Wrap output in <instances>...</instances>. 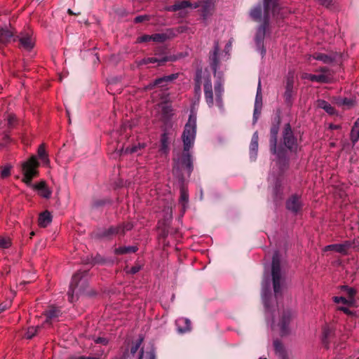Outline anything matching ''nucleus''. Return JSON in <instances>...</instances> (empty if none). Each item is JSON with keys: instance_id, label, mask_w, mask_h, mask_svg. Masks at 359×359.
<instances>
[{"instance_id": "nucleus-1", "label": "nucleus", "mask_w": 359, "mask_h": 359, "mask_svg": "<svg viewBox=\"0 0 359 359\" xmlns=\"http://www.w3.org/2000/svg\"><path fill=\"white\" fill-rule=\"evenodd\" d=\"M271 15L276 18H283L284 12L277 3V0H264V11H262L260 4L255 6L250 12L251 18L256 21L262 22L257 28L255 34V43L257 50L260 52L263 57L266 53V49L264 47V39L266 34V30L269 25Z\"/></svg>"}, {"instance_id": "nucleus-2", "label": "nucleus", "mask_w": 359, "mask_h": 359, "mask_svg": "<svg viewBox=\"0 0 359 359\" xmlns=\"http://www.w3.org/2000/svg\"><path fill=\"white\" fill-rule=\"evenodd\" d=\"M196 134V117L191 114L184 126L182 139L183 142V152L177 154L173 158V172L180 175L182 171H186L189 175L193 170V161L190 149L193 147Z\"/></svg>"}, {"instance_id": "nucleus-3", "label": "nucleus", "mask_w": 359, "mask_h": 359, "mask_svg": "<svg viewBox=\"0 0 359 359\" xmlns=\"http://www.w3.org/2000/svg\"><path fill=\"white\" fill-rule=\"evenodd\" d=\"M196 84L194 87L195 96L198 101L201 97V83L203 82V90L205 100L209 107H217L219 109L223 110L222 95L224 93V87L222 82L219 80L215 84L214 92L210 76H202V71H198L195 79Z\"/></svg>"}, {"instance_id": "nucleus-4", "label": "nucleus", "mask_w": 359, "mask_h": 359, "mask_svg": "<svg viewBox=\"0 0 359 359\" xmlns=\"http://www.w3.org/2000/svg\"><path fill=\"white\" fill-rule=\"evenodd\" d=\"M88 284L87 272H78L75 273L70 283L68 291L69 301L74 302V295L83 292Z\"/></svg>"}, {"instance_id": "nucleus-5", "label": "nucleus", "mask_w": 359, "mask_h": 359, "mask_svg": "<svg viewBox=\"0 0 359 359\" xmlns=\"http://www.w3.org/2000/svg\"><path fill=\"white\" fill-rule=\"evenodd\" d=\"M39 166V163L36 156H32L21 163V170L23 175L22 182L27 186H31L33 178L38 175Z\"/></svg>"}, {"instance_id": "nucleus-6", "label": "nucleus", "mask_w": 359, "mask_h": 359, "mask_svg": "<svg viewBox=\"0 0 359 359\" xmlns=\"http://www.w3.org/2000/svg\"><path fill=\"white\" fill-rule=\"evenodd\" d=\"M292 318L290 311H284L281 313L277 324L272 320L271 327L273 330H277L280 335L285 336L290 333V323Z\"/></svg>"}, {"instance_id": "nucleus-7", "label": "nucleus", "mask_w": 359, "mask_h": 359, "mask_svg": "<svg viewBox=\"0 0 359 359\" xmlns=\"http://www.w3.org/2000/svg\"><path fill=\"white\" fill-rule=\"evenodd\" d=\"M272 278L273 284V291L276 296H278L281 291L280 280V265L279 255L275 252L272 259Z\"/></svg>"}, {"instance_id": "nucleus-8", "label": "nucleus", "mask_w": 359, "mask_h": 359, "mask_svg": "<svg viewBox=\"0 0 359 359\" xmlns=\"http://www.w3.org/2000/svg\"><path fill=\"white\" fill-rule=\"evenodd\" d=\"M284 145L291 151L297 152L298 144L297 138L294 136L292 128L289 123L285 125L283 132Z\"/></svg>"}, {"instance_id": "nucleus-9", "label": "nucleus", "mask_w": 359, "mask_h": 359, "mask_svg": "<svg viewBox=\"0 0 359 359\" xmlns=\"http://www.w3.org/2000/svg\"><path fill=\"white\" fill-rule=\"evenodd\" d=\"M18 37L19 38L20 46L25 50L29 51L34 48L35 40L32 32H21Z\"/></svg>"}, {"instance_id": "nucleus-10", "label": "nucleus", "mask_w": 359, "mask_h": 359, "mask_svg": "<svg viewBox=\"0 0 359 359\" xmlns=\"http://www.w3.org/2000/svg\"><path fill=\"white\" fill-rule=\"evenodd\" d=\"M178 74H172L168 76H164L163 77L156 79L154 82L150 83L145 86V90H151L155 86L165 87L168 83L172 82L178 77Z\"/></svg>"}, {"instance_id": "nucleus-11", "label": "nucleus", "mask_w": 359, "mask_h": 359, "mask_svg": "<svg viewBox=\"0 0 359 359\" xmlns=\"http://www.w3.org/2000/svg\"><path fill=\"white\" fill-rule=\"evenodd\" d=\"M175 57H168V56H159V57H145L140 60H137L135 63L138 67L147 65L149 63H158V65H161L165 62L168 61H175Z\"/></svg>"}, {"instance_id": "nucleus-12", "label": "nucleus", "mask_w": 359, "mask_h": 359, "mask_svg": "<svg viewBox=\"0 0 359 359\" xmlns=\"http://www.w3.org/2000/svg\"><path fill=\"white\" fill-rule=\"evenodd\" d=\"M201 7V15L203 20H206L212 13L214 9L213 0H200L198 4H195L194 8Z\"/></svg>"}, {"instance_id": "nucleus-13", "label": "nucleus", "mask_w": 359, "mask_h": 359, "mask_svg": "<svg viewBox=\"0 0 359 359\" xmlns=\"http://www.w3.org/2000/svg\"><path fill=\"white\" fill-rule=\"evenodd\" d=\"M30 187L38 191L39 194L43 198H49L51 196L52 191L46 186L44 181L35 184H32Z\"/></svg>"}, {"instance_id": "nucleus-14", "label": "nucleus", "mask_w": 359, "mask_h": 359, "mask_svg": "<svg viewBox=\"0 0 359 359\" xmlns=\"http://www.w3.org/2000/svg\"><path fill=\"white\" fill-rule=\"evenodd\" d=\"M262 297L264 304L266 309L268 311L269 304H268V294L270 292V280L269 276L264 277L262 283Z\"/></svg>"}, {"instance_id": "nucleus-15", "label": "nucleus", "mask_w": 359, "mask_h": 359, "mask_svg": "<svg viewBox=\"0 0 359 359\" xmlns=\"http://www.w3.org/2000/svg\"><path fill=\"white\" fill-rule=\"evenodd\" d=\"M351 246V243L348 241H346L343 243H339V244H332L326 245L323 251L327 252L330 250H333L339 253L345 254L347 251V250Z\"/></svg>"}, {"instance_id": "nucleus-16", "label": "nucleus", "mask_w": 359, "mask_h": 359, "mask_svg": "<svg viewBox=\"0 0 359 359\" xmlns=\"http://www.w3.org/2000/svg\"><path fill=\"white\" fill-rule=\"evenodd\" d=\"M175 324L178 332L183 334L191 330V322L188 318H179L176 320Z\"/></svg>"}, {"instance_id": "nucleus-17", "label": "nucleus", "mask_w": 359, "mask_h": 359, "mask_svg": "<svg viewBox=\"0 0 359 359\" xmlns=\"http://www.w3.org/2000/svg\"><path fill=\"white\" fill-rule=\"evenodd\" d=\"M286 206L289 210L297 213L302 208V203L299 198L294 195L287 200Z\"/></svg>"}, {"instance_id": "nucleus-18", "label": "nucleus", "mask_w": 359, "mask_h": 359, "mask_svg": "<svg viewBox=\"0 0 359 359\" xmlns=\"http://www.w3.org/2000/svg\"><path fill=\"white\" fill-rule=\"evenodd\" d=\"M302 79H308L311 81L322 83H328L330 81L329 76L324 74L316 75V74L304 73L302 75Z\"/></svg>"}, {"instance_id": "nucleus-19", "label": "nucleus", "mask_w": 359, "mask_h": 359, "mask_svg": "<svg viewBox=\"0 0 359 359\" xmlns=\"http://www.w3.org/2000/svg\"><path fill=\"white\" fill-rule=\"evenodd\" d=\"M60 313V310L59 309L55 307H50L45 313L46 319L43 325H50L55 319L59 317Z\"/></svg>"}, {"instance_id": "nucleus-20", "label": "nucleus", "mask_w": 359, "mask_h": 359, "mask_svg": "<svg viewBox=\"0 0 359 359\" xmlns=\"http://www.w3.org/2000/svg\"><path fill=\"white\" fill-rule=\"evenodd\" d=\"M13 37V29L7 27L0 28V43H6Z\"/></svg>"}, {"instance_id": "nucleus-21", "label": "nucleus", "mask_w": 359, "mask_h": 359, "mask_svg": "<svg viewBox=\"0 0 359 359\" xmlns=\"http://www.w3.org/2000/svg\"><path fill=\"white\" fill-rule=\"evenodd\" d=\"M257 150H258V133L256 131L254 133L251 142L250 144V158L255 161L257 155Z\"/></svg>"}, {"instance_id": "nucleus-22", "label": "nucleus", "mask_w": 359, "mask_h": 359, "mask_svg": "<svg viewBox=\"0 0 359 359\" xmlns=\"http://www.w3.org/2000/svg\"><path fill=\"white\" fill-rule=\"evenodd\" d=\"M219 51V46L218 42H215L214 45V50L210 56V59L211 60V67L214 72L215 73L218 66H219V60H218V53Z\"/></svg>"}, {"instance_id": "nucleus-23", "label": "nucleus", "mask_w": 359, "mask_h": 359, "mask_svg": "<svg viewBox=\"0 0 359 359\" xmlns=\"http://www.w3.org/2000/svg\"><path fill=\"white\" fill-rule=\"evenodd\" d=\"M192 7V4L188 1H177L174 5L168 7V11H183L187 8Z\"/></svg>"}, {"instance_id": "nucleus-24", "label": "nucleus", "mask_w": 359, "mask_h": 359, "mask_svg": "<svg viewBox=\"0 0 359 359\" xmlns=\"http://www.w3.org/2000/svg\"><path fill=\"white\" fill-rule=\"evenodd\" d=\"M311 58L323 62L325 64L332 63L334 60V57L324 53H315L313 55H310L309 60Z\"/></svg>"}, {"instance_id": "nucleus-25", "label": "nucleus", "mask_w": 359, "mask_h": 359, "mask_svg": "<svg viewBox=\"0 0 359 359\" xmlns=\"http://www.w3.org/2000/svg\"><path fill=\"white\" fill-rule=\"evenodd\" d=\"M52 221V216L48 211L42 212L39 217V225L41 227H46Z\"/></svg>"}, {"instance_id": "nucleus-26", "label": "nucleus", "mask_w": 359, "mask_h": 359, "mask_svg": "<svg viewBox=\"0 0 359 359\" xmlns=\"http://www.w3.org/2000/svg\"><path fill=\"white\" fill-rule=\"evenodd\" d=\"M318 107L324 109L327 114L332 115L335 113V110L332 105L325 100H318L317 101Z\"/></svg>"}, {"instance_id": "nucleus-27", "label": "nucleus", "mask_w": 359, "mask_h": 359, "mask_svg": "<svg viewBox=\"0 0 359 359\" xmlns=\"http://www.w3.org/2000/svg\"><path fill=\"white\" fill-rule=\"evenodd\" d=\"M160 151L163 154H168L169 151V137L166 133L161 135Z\"/></svg>"}, {"instance_id": "nucleus-28", "label": "nucleus", "mask_w": 359, "mask_h": 359, "mask_svg": "<svg viewBox=\"0 0 359 359\" xmlns=\"http://www.w3.org/2000/svg\"><path fill=\"white\" fill-rule=\"evenodd\" d=\"M37 153L39 158L42 161L43 163L46 165H48L50 163V160L46 152L43 144L39 146Z\"/></svg>"}, {"instance_id": "nucleus-29", "label": "nucleus", "mask_w": 359, "mask_h": 359, "mask_svg": "<svg viewBox=\"0 0 359 359\" xmlns=\"http://www.w3.org/2000/svg\"><path fill=\"white\" fill-rule=\"evenodd\" d=\"M189 202V194L187 191V189L183 187L180 189V203L182 205L183 211H185V209L187 208V205Z\"/></svg>"}, {"instance_id": "nucleus-30", "label": "nucleus", "mask_w": 359, "mask_h": 359, "mask_svg": "<svg viewBox=\"0 0 359 359\" xmlns=\"http://www.w3.org/2000/svg\"><path fill=\"white\" fill-rule=\"evenodd\" d=\"M137 250V248L136 246L119 247L115 249V253L117 255H123L135 252Z\"/></svg>"}, {"instance_id": "nucleus-31", "label": "nucleus", "mask_w": 359, "mask_h": 359, "mask_svg": "<svg viewBox=\"0 0 359 359\" xmlns=\"http://www.w3.org/2000/svg\"><path fill=\"white\" fill-rule=\"evenodd\" d=\"M121 227L120 226H111L109 227L108 229L104 231L102 233V236L103 237H110L111 236L116 235V234H121Z\"/></svg>"}, {"instance_id": "nucleus-32", "label": "nucleus", "mask_w": 359, "mask_h": 359, "mask_svg": "<svg viewBox=\"0 0 359 359\" xmlns=\"http://www.w3.org/2000/svg\"><path fill=\"white\" fill-rule=\"evenodd\" d=\"M351 140L355 144L359 140V123L355 122L351 132Z\"/></svg>"}, {"instance_id": "nucleus-33", "label": "nucleus", "mask_w": 359, "mask_h": 359, "mask_svg": "<svg viewBox=\"0 0 359 359\" xmlns=\"http://www.w3.org/2000/svg\"><path fill=\"white\" fill-rule=\"evenodd\" d=\"M255 105L262 107V87H261L260 79H259V82H258Z\"/></svg>"}, {"instance_id": "nucleus-34", "label": "nucleus", "mask_w": 359, "mask_h": 359, "mask_svg": "<svg viewBox=\"0 0 359 359\" xmlns=\"http://www.w3.org/2000/svg\"><path fill=\"white\" fill-rule=\"evenodd\" d=\"M145 146L146 144L144 143H138L137 144H135L130 148L127 147L125 150V153H139V151L144 149Z\"/></svg>"}, {"instance_id": "nucleus-35", "label": "nucleus", "mask_w": 359, "mask_h": 359, "mask_svg": "<svg viewBox=\"0 0 359 359\" xmlns=\"http://www.w3.org/2000/svg\"><path fill=\"white\" fill-rule=\"evenodd\" d=\"M169 39V36L165 33H158L152 34V41L155 42H164Z\"/></svg>"}, {"instance_id": "nucleus-36", "label": "nucleus", "mask_w": 359, "mask_h": 359, "mask_svg": "<svg viewBox=\"0 0 359 359\" xmlns=\"http://www.w3.org/2000/svg\"><path fill=\"white\" fill-rule=\"evenodd\" d=\"M333 301L337 304L342 303L344 304H347V305L351 306V305L353 304L355 299H347L343 297H334L333 298Z\"/></svg>"}, {"instance_id": "nucleus-37", "label": "nucleus", "mask_w": 359, "mask_h": 359, "mask_svg": "<svg viewBox=\"0 0 359 359\" xmlns=\"http://www.w3.org/2000/svg\"><path fill=\"white\" fill-rule=\"evenodd\" d=\"M40 328H41V326H39V325H37L36 327H29L25 333V337L27 339H32L34 336H35V334H36V332H38V330Z\"/></svg>"}, {"instance_id": "nucleus-38", "label": "nucleus", "mask_w": 359, "mask_h": 359, "mask_svg": "<svg viewBox=\"0 0 359 359\" xmlns=\"http://www.w3.org/2000/svg\"><path fill=\"white\" fill-rule=\"evenodd\" d=\"M341 289L344 292H346V293L347 294V295L349 297L348 299H354V297L356 294V290L354 288L344 285L341 287Z\"/></svg>"}, {"instance_id": "nucleus-39", "label": "nucleus", "mask_w": 359, "mask_h": 359, "mask_svg": "<svg viewBox=\"0 0 359 359\" xmlns=\"http://www.w3.org/2000/svg\"><path fill=\"white\" fill-rule=\"evenodd\" d=\"M11 240L8 237H0V248L6 249L11 247Z\"/></svg>"}, {"instance_id": "nucleus-40", "label": "nucleus", "mask_w": 359, "mask_h": 359, "mask_svg": "<svg viewBox=\"0 0 359 359\" xmlns=\"http://www.w3.org/2000/svg\"><path fill=\"white\" fill-rule=\"evenodd\" d=\"M270 149L271 151L275 154L277 150V136L270 137Z\"/></svg>"}, {"instance_id": "nucleus-41", "label": "nucleus", "mask_w": 359, "mask_h": 359, "mask_svg": "<svg viewBox=\"0 0 359 359\" xmlns=\"http://www.w3.org/2000/svg\"><path fill=\"white\" fill-rule=\"evenodd\" d=\"M261 109H262V107L255 105L254 113H253V124L257 123L258 118L261 114Z\"/></svg>"}, {"instance_id": "nucleus-42", "label": "nucleus", "mask_w": 359, "mask_h": 359, "mask_svg": "<svg viewBox=\"0 0 359 359\" xmlns=\"http://www.w3.org/2000/svg\"><path fill=\"white\" fill-rule=\"evenodd\" d=\"M152 41V35H147L144 34L143 36H141L137 39V43H144Z\"/></svg>"}, {"instance_id": "nucleus-43", "label": "nucleus", "mask_w": 359, "mask_h": 359, "mask_svg": "<svg viewBox=\"0 0 359 359\" xmlns=\"http://www.w3.org/2000/svg\"><path fill=\"white\" fill-rule=\"evenodd\" d=\"M330 333H331V330H330V329L329 327H325L323 328V340L324 343H327L326 340L328 338V337L330 334Z\"/></svg>"}, {"instance_id": "nucleus-44", "label": "nucleus", "mask_w": 359, "mask_h": 359, "mask_svg": "<svg viewBox=\"0 0 359 359\" xmlns=\"http://www.w3.org/2000/svg\"><path fill=\"white\" fill-rule=\"evenodd\" d=\"M119 226L121 227L120 233L123 234L125 233V231H129L133 228V224L131 223L128 222L123 226Z\"/></svg>"}, {"instance_id": "nucleus-45", "label": "nucleus", "mask_w": 359, "mask_h": 359, "mask_svg": "<svg viewBox=\"0 0 359 359\" xmlns=\"http://www.w3.org/2000/svg\"><path fill=\"white\" fill-rule=\"evenodd\" d=\"M279 130V126L278 124L273 125L271 128L270 135L271 136H277Z\"/></svg>"}, {"instance_id": "nucleus-46", "label": "nucleus", "mask_w": 359, "mask_h": 359, "mask_svg": "<svg viewBox=\"0 0 359 359\" xmlns=\"http://www.w3.org/2000/svg\"><path fill=\"white\" fill-rule=\"evenodd\" d=\"M10 173H11V168L5 167L1 170V177L6 178L10 175Z\"/></svg>"}, {"instance_id": "nucleus-47", "label": "nucleus", "mask_w": 359, "mask_h": 359, "mask_svg": "<svg viewBox=\"0 0 359 359\" xmlns=\"http://www.w3.org/2000/svg\"><path fill=\"white\" fill-rule=\"evenodd\" d=\"M273 346H274L275 351L276 352H280L282 351V348H283L282 344H281L280 341H279L278 340L274 341Z\"/></svg>"}, {"instance_id": "nucleus-48", "label": "nucleus", "mask_w": 359, "mask_h": 359, "mask_svg": "<svg viewBox=\"0 0 359 359\" xmlns=\"http://www.w3.org/2000/svg\"><path fill=\"white\" fill-rule=\"evenodd\" d=\"M146 20H148L147 15H138V16L135 17L134 22L136 23H140Z\"/></svg>"}, {"instance_id": "nucleus-49", "label": "nucleus", "mask_w": 359, "mask_h": 359, "mask_svg": "<svg viewBox=\"0 0 359 359\" xmlns=\"http://www.w3.org/2000/svg\"><path fill=\"white\" fill-rule=\"evenodd\" d=\"M11 304V302H7L6 303L0 304V313L4 311L7 308H8Z\"/></svg>"}, {"instance_id": "nucleus-50", "label": "nucleus", "mask_w": 359, "mask_h": 359, "mask_svg": "<svg viewBox=\"0 0 359 359\" xmlns=\"http://www.w3.org/2000/svg\"><path fill=\"white\" fill-rule=\"evenodd\" d=\"M140 344L141 341L136 343L134 346L131 347L130 352L132 354H135L137 351L138 348H140Z\"/></svg>"}, {"instance_id": "nucleus-51", "label": "nucleus", "mask_w": 359, "mask_h": 359, "mask_svg": "<svg viewBox=\"0 0 359 359\" xmlns=\"http://www.w3.org/2000/svg\"><path fill=\"white\" fill-rule=\"evenodd\" d=\"M95 342L96 344H107V341L106 340V339L104 338H102V337H97V339H95Z\"/></svg>"}, {"instance_id": "nucleus-52", "label": "nucleus", "mask_w": 359, "mask_h": 359, "mask_svg": "<svg viewBox=\"0 0 359 359\" xmlns=\"http://www.w3.org/2000/svg\"><path fill=\"white\" fill-rule=\"evenodd\" d=\"M15 122V116H9L8 118V123L10 126H12Z\"/></svg>"}, {"instance_id": "nucleus-53", "label": "nucleus", "mask_w": 359, "mask_h": 359, "mask_svg": "<svg viewBox=\"0 0 359 359\" xmlns=\"http://www.w3.org/2000/svg\"><path fill=\"white\" fill-rule=\"evenodd\" d=\"M140 269V267L138 266H133L131 268L130 272L132 273V274H135L136 273H137Z\"/></svg>"}, {"instance_id": "nucleus-54", "label": "nucleus", "mask_w": 359, "mask_h": 359, "mask_svg": "<svg viewBox=\"0 0 359 359\" xmlns=\"http://www.w3.org/2000/svg\"><path fill=\"white\" fill-rule=\"evenodd\" d=\"M351 100H348V99H344L343 100H341V102L339 103V104H342V105H348L349 104H351Z\"/></svg>"}, {"instance_id": "nucleus-55", "label": "nucleus", "mask_w": 359, "mask_h": 359, "mask_svg": "<svg viewBox=\"0 0 359 359\" xmlns=\"http://www.w3.org/2000/svg\"><path fill=\"white\" fill-rule=\"evenodd\" d=\"M339 310L342 311L345 313H350L349 309L348 308H346V307H340Z\"/></svg>"}, {"instance_id": "nucleus-56", "label": "nucleus", "mask_w": 359, "mask_h": 359, "mask_svg": "<svg viewBox=\"0 0 359 359\" xmlns=\"http://www.w3.org/2000/svg\"><path fill=\"white\" fill-rule=\"evenodd\" d=\"M75 359H98L97 358H95V357H86V356H80L79 358H76Z\"/></svg>"}, {"instance_id": "nucleus-57", "label": "nucleus", "mask_w": 359, "mask_h": 359, "mask_svg": "<svg viewBox=\"0 0 359 359\" xmlns=\"http://www.w3.org/2000/svg\"><path fill=\"white\" fill-rule=\"evenodd\" d=\"M286 98H289L290 97V90L289 88V86H287L285 94Z\"/></svg>"}, {"instance_id": "nucleus-58", "label": "nucleus", "mask_w": 359, "mask_h": 359, "mask_svg": "<svg viewBox=\"0 0 359 359\" xmlns=\"http://www.w3.org/2000/svg\"><path fill=\"white\" fill-rule=\"evenodd\" d=\"M148 359H156V355L153 352H149Z\"/></svg>"}, {"instance_id": "nucleus-59", "label": "nucleus", "mask_w": 359, "mask_h": 359, "mask_svg": "<svg viewBox=\"0 0 359 359\" xmlns=\"http://www.w3.org/2000/svg\"><path fill=\"white\" fill-rule=\"evenodd\" d=\"M339 128V126H337V125H334V124L330 125V128L332 129V130H336V129H338Z\"/></svg>"}, {"instance_id": "nucleus-60", "label": "nucleus", "mask_w": 359, "mask_h": 359, "mask_svg": "<svg viewBox=\"0 0 359 359\" xmlns=\"http://www.w3.org/2000/svg\"><path fill=\"white\" fill-rule=\"evenodd\" d=\"M143 354H144V351L142 349L140 351V356H139L138 359H142L143 358Z\"/></svg>"}, {"instance_id": "nucleus-61", "label": "nucleus", "mask_w": 359, "mask_h": 359, "mask_svg": "<svg viewBox=\"0 0 359 359\" xmlns=\"http://www.w3.org/2000/svg\"><path fill=\"white\" fill-rule=\"evenodd\" d=\"M320 71L322 72H325L327 71V68L326 67H323V68H320Z\"/></svg>"}, {"instance_id": "nucleus-62", "label": "nucleus", "mask_w": 359, "mask_h": 359, "mask_svg": "<svg viewBox=\"0 0 359 359\" xmlns=\"http://www.w3.org/2000/svg\"><path fill=\"white\" fill-rule=\"evenodd\" d=\"M34 236V231H32V232L30 233V237L32 238V236Z\"/></svg>"}, {"instance_id": "nucleus-63", "label": "nucleus", "mask_w": 359, "mask_h": 359, "mask_svg": "<svg viewBox=\"0 0 359 359\" xmlns=\"http://www.w3.org/2000/svg\"><path fill=\"white\" fill-rule=\"evenodd\" d=\"M68 13L69 14H74L71 9H68Z\"/></svg>"}, {"instance_id": "nucleus-64", "label": "nucleus", "mask_w": 359, "mask_h": 359, "mask_svg": "<svg viewBox=\"0 0 359 359\" xmlns=\"http://www.w3.org/2000/svg\"><path fill=\"white\" fill-rule=\"evenodd\" d=\"M259 359H266V358H260Z\"/></svg>"}]
</instances>
